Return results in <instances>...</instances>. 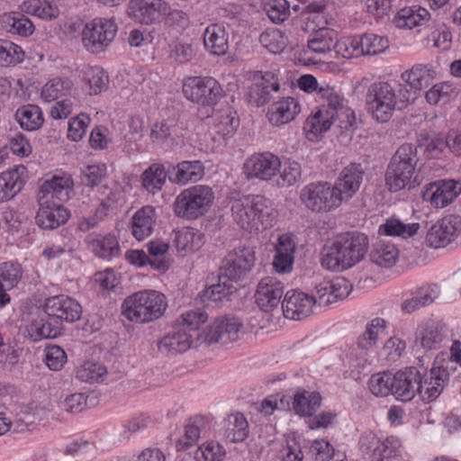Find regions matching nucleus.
Here are the masks:
<instances>
[{
    "label": "nucleus",
    "mask_w": 461,
    "mask_h": 461,
    "mask_svg": "<svg viewBox=\"0 0 461 461\" xmlns=\"http://www.w3.org/2000/svg\"><path fill=\"white\" fill-rule=\"evenodd\" d=\"M89 121V118L84 114L73 118L68 122V138L73 141L80 140L86 134Z\"/></svg>",
    "instance_id": "nucleus-60"
},
{
    "label": "nucleus",
    "mask_w": 461,
    "mask_h": 461,
    "mask_svg": "<svg viewBox=\"0 0 461 461\" xmlns=\"http://www.w3.org/2000/svg\"><path fill=\"white\" fill-rule=\"evenodd\" d=\"M316 300L303 292L289 291L285 294L282 308L285 318L299 321L308 317Z\"/></svg>",
    "instance_id": "nucleus-15"
},
{
    "label": "nucleus",
    "mask_w": 461,
    "mask_h": 461,
    "mask_svg": "<svg viewBox=\"0 0 461 461\" xmlns=\"http://www.w3.org/2000/svg\"><path fill=\"white\" fill-rule=\"evenodd\" d=\"M384 321L383 320L379 319L372 321L364 335L358 339V345L360 348H369L375 343L379 330L384 328Z\"/></svg>",
    "instance_id": "nucleus-62"
},
{
    "label": "nucleus",
    "mask_w": 461,
    "mask_h": 461,
    "mask_svg": "<svg viewBox=\"0 0 461 461\" xmlns=\"http://www.w3.org/2000/svg\"><path fill=\"white\" fill-rule=\"evenodd\" d=\"M184 95L203 107L213 106L221 98L222 88L212 77H189L183 85Z\"/></svg>",
    "instance_id": "nucleus-8"
},
{
    "label": "nucleus",
    "mask_w": 461,
    "mask_h": 461,
    "mask_svg": "<svg viewBox=\"0 0 461 461\" xmlns=\"http://www.w3.org/2000/svg\"><path fill=\"white\" fill-rule=\"evenodd\" d=\"M176 247L182 251H194L203 244V234L193 228H183L176 234Z\"/></svg>",
    "instance_id": "nucleus-38"
},
{
    "label": "nucleus",
    "mask_w": 461,
    "mask_h": 461,
    "mask_svg": "<svg viewBox=\"0 0 461 461\" xmlns=\"http://www.w3.org/2000/svg\"><path fill=\"white\" fill-rule=\"evenodd\" d=\"M116 32L117 26L113 20L99 17L86 24L82 40L87 50L99 52L113 41Z\"/></svg>",
    "instance_id": "nucleus-9"
},
{
    "label": "nucleus",
    "mask_w": 461,
    "mask_h": 461,
    "mask_svg": "<svg viewBox=\"0 0 461 461\" xmlns=\"http://www.w3.org/2000/svg\"><path fill=\"white\" fill-rule=\"evenodd\" d=\"M318 96L323 100V104L327 106L329 113L338 116L339 112L344 108L343 98L330 86H320L318 89Z\"/></svg>",
    "instance_id": "nucleus-51"
},
{
    "label": "nucleus",
    "mask_w": 461,
    "mask_h": 461,
    "mask_svg": "<svg viewBox=\"0 0 461 461\" xmlns=\"http://www.w3.org/2000/svg\"><path fill=\"white\" fill-rule=\"evenodd\" d=\"M369 247L365 234L352 232L336 237L327 247L321 265L330 270L349 268L362 261Z\"/></svg>",
    "instance_id": "nucleus-1"
},
{
    "label": "nucleus",
    "mask_w": 461,
    "mask_h": 461,
    "mask_svg": "<svg viewBox=\"0 0 461 461\" xmlns=\"http://www.w3.org/2000/svg\"><path fill=\"white\" fill-rule=\"evenodd\" d=\"M222 279L226 278L221 274L219 276L218 284L212 285L203 291L200 295L201 301L203 303L222 301L227 299L237 290L230 282H226Z\"/></svg>",
    "instance_id": "nucleus-44"
},
{
    "label": "nucleus",
    "mask_w": 461,
    "mask_h": 461,
    "mask_svg": "<svg viewBox=\"0 0 461 461\" xmlns=\"http://www.w3.org/2000/svg\"><path fill=\"white\" fill-rule=\"evenodd\" d=\"M106 374V368L95 361H86L77 371V377L86 383L98 382Z\"/></svg>",
    "instance_id": "nucleus-52"
},
{
    "label": "nucleus",
    "mask_w": 461,
    "mask_h": 461,
    "mask_svg": "<svg viewBox=\"0 0 461 461\" xmlns=\"http://www.w3.org/2000/svg\"><path fill=\"white\" fill-rule=\"evenodd\" d=\"M415 166L413 147L407 143L401 145L386 170L385 181L389 190L397 192L409 185L415 172Z\"/></svg>",
    "instance_id": "nucleus-6"
},
{
    "label": "nucleus",
    "mask_w": 461,
    "mask_h": 461,
    "mask_svg": "<svg viewBox=\"0 0 461 461\" xmlns=\"http://www.w3.org/2000/svg\"><path fill=\"white\" fill-rule=\"evenodd\" d=\"M154 223V208L151 206H144L132 217V235L137 240H143L151 234Z\"/></svg>",
    "instance_id": "nucleus-28"
},
{
    "label": "nucleus",
    "mask_w": 461,
    "mask_h": 461,
    "mask_svg": "<svg viewBox=\"0 0 461 461\" xmlns=\"http://www.w3.org/2000/svg\"><path fill=\"white\" fill-rule=\"evenodd\" d=\"M364 176L360 165L350 164L340 173V176L333 185L341 203L350 199L359 189Z\"/></svg>",
    "instance_id": "nucleus-17"
},
{
    "label": "nucleus",
    "mask_w": 461,
    "mask_h": 461,
    "mask_svg": "<svg viewBox=\"0 0 461 461\" xmlns=\"http://www.w3.org/2000/svg\"><path fill=\"white\" fill-rule=\"evenodd\" d=\"M208 316L205 312L201 311H190L184 313L177 320L180 325L185 328L193 330H197L202 324L205 323Z\"/></svg>",
    "instance_id": "nucleus-63"
},
{
    "label": "nucleus",
    "mask_w": 461,
    "mask_h": 461,
    "mask_svg": "<svg viewBox=\"0 0 461 461\" xmlns=\"http://www.w3.org/2000/svg\"><path fill=\"white\" fill-rule=\"evenodd\" d=\"M25 172L23 166H17L13 170L0 174V203L10 200L23 186L22 176Z\"/></svg>",
    "instance_id": "nucleus-23"
},
{
    "label": "nucleus",
    "mask_w": 461,
    "mask_h": 461,
    "mask_svg": "<svg viewBox=\"0 0 461 461\" xmlns=\"http://www.w3.org/2000/svg\"><path fill=\"white\" fill-rule=\"evenodd\" d=\"M420 375L415 368L393 374V394L403 402L411 400L418 391Z\"/></svg>",
    "instance_id": "nucleus-18"
},
{
    "label": "nucleus",
    "mask_w": 461,
    "mask_h": 461,
    "mask_svg": "<svg viewBox=\"0 0 461 461\" xmlns=\"http://www.w3.org/2000/svg\"><path fill=\"white\" fill-rule=\"evenodd\" d=\"M45 312L50 319L74 322L80 319L82 308L74 299L58 295L47 299Z\"/></svg>",
    "instance_id": "nucleus-13"
},
{
    "label": "nucleus",
    "mask_w": 461,
    "mask_h": 461,
    "mask_svg": "<svg viewBox=\"0 0 461 461\" xmlns=\"http://www.w3.org/2000/svg\"><path fill=\"white\" fill-rule=\"evenodd\" d=\"M40 208L37 212L36 223L42 229H55L65 223L69 213L59 203L38 198Z\"/></svg>",
    "instance_id": "nucleus-16"
},
{
    "label": "nucleus",
    "mask_w": 461,
    "mask_h": 461,
    "mask_svg": "<svg viewBox=\"0 0 461 461\" xmlns=\"http://www.w3.org/2000/svg\"><path fill=\"white\" fill-rule=\"evenodd\" d=\"M364 55L382 53L388 48V41L375 34H365L361 37Z\"/></svg>",
    "instance_id": "nucleus-58"
},
{
    "label": "nucleus",
    "mask_w": 461,
    "mask_h": 461,
    "mask_svg": "<svg viewBox=\"0 0 461 461\" xmlns=\"http://www.w3.org/2000/svg\"><path fill=\"white\" fill-rule=\"evenodd\" d=\"M337 33L330 28L314 30L312 37L308 41V48L316 53H325L335 48Z\"/></svg>",
    "instance_id": "nucleus-34"
},
{
    "label": "nucleus",
    "mask_w": 461,
    "mask_h": 461,
    "mask_svg": "<svg viewBox=\"0 0 461 461\" xmlns=\"http://www.w3.org/2000/svg\"><path fill=\"white\" fill-rule=\"evenodd\" d=\"M239 125V120L231 113H225L217 118L215 129L218 134L226 137L233 133Z\"/></svg>",
    "instance_id": "nucleus-61"
},
{
    "label": "nucleus",
    "mask_w": 461,
    "mask_h": 461,
    "mask_svg": "<svg viewBox=\"0 0 461 461\" xmlns=\"http://www.w3.org/2000/svg\"><path fill=\"white\" fill-rule=\"evenodd\" d=\"M321 397L318 393H312L309 397L297 393L294 400V410L302 416H311L321 405Z\"/></svg>",
    "instance_id": "nucleus-49"
},
{
    "label": "nucleus",
    "mask_w": 461,
    "mask_h": 461,
    "mask_svg": "<svg viewBox=\"0 0 461 461\" xmlns=\"http://www.w3.org/2000/svg\"><path fill=\"white\" fill-rule=\"evenodd\" d=\"M335 50L339 54L347 59L364 55L361 38H346L337 41Z\"/></svg>",
    "instance_id": "nucleus-53"
},
{
    "label": "nucleus",
    "mask_w": 461,
    "mask_h": 461,
    "mask_svg": "<svg viewBox=\"0 0 461 461\" xmlns=\"http://www.w3.org/2000/svg\"><path fill=\"white\" fill-rule=\"evenodd\" d=\"M214 193L209 185H196L184 189L174 202L176 216L194 220L203 215L212 206Z\"/></svg>",
    "instance_id": "nucleus-5"
},
{
    "label": "nucleus",
    "mask_w": 461,
    "mask_h": 461,
    "mask_svg": "<svg viewBox=\"0 0 461 461\" xmlns=\"http://www.w3.org/2000/svg\"><path fill=\"white\" fill-rule=\"evenodd\" d=\"M167 178V172L164 165L160 163L151 164L140 176L142 186L152 194H156L162 189Z\"/></svg>",
    "instance_id": "nucleus-32"
},
{
    "label": "nucleus",
    "mask_w": 461,
    "mask_h": 461,
    "mask_svg": "<svg viewBox=\"0 0 461 461\" xmlns=\"http://www.w3.org/2000/svg\"><path fill=\"white\" fill-rule=\"evenodd\" d=\"M399 257V251L393 244L377 243L371 251L372 262L383 267H393Z\"/></svg>",
    "instance_id": "nucleus-42"
},
{
    "label": "nucleus",
    "mask_w": 461,
    "mask_h": 461,
    "mask_svg": "<svg viewBox=\"0 0 461 461\" xmlns=\"http://www.w3.org/2000/svg\"><path fill=\"white\" fill-rule=\"evenodd\" d=\"M295 245L290 236L284 234L278 238L276 255L273 266L279 273H285L292 268Z\"/></svg>",
    "instance_id": "nucleus-27"
},
{
    "label": "nucleus",
    "mask_w": 461,
    "mask_h": 461,
    "mask_svg": "<svg viewBox=\"0 0 461 461\" xmlns=\"http://www.w3.org/2000/svg\"><path fill=\"white\" fill-rule=\"evenodd\" d=\"M254 83L249 87L248 93L249 102L255 106H263L272 98V94L278 92L280 84L272 72H256L253 75Z\"/></svg>",
    "instance_id": "nucleus-12"
},
{
    "label": "nucleus",
    "mask_w": 461,
    "mask_h": 461,
    "mask_svg": "<svg viewBox=\"0 0 461 461\" xmlns=\"http://www.w3.org/2000/svg\"><path fill=\"white\" fill-rule=\"evenodd\" d=\"M302 176V168L296 161H287L283 168L278 172V177L276 180V186L279 188H288L295 185Z\"/></svg>",
    "instance_id": "nucleus-47"
},
{
    "label": "nucleus",
    "mask_w": 461,
    "mask_h": 461,
    "mask_svg": "<svg viewBox=\"0 0 461 461\" xmlns=\"http://www.w3.org/2000/svg\"><path fill=\"white\" fill-rule=\"evenodd\" d=\"M402 79L415 90L420 91L423 87L429 85L432 75L429 68L423 65L413 67L402 74Z\"/></svg>",
    "instance_id": "nucleus-43"
},
{
    "label": "nucleus",
    "mask_w": 461,
    "mask_h": 461,
    "mask_svg": "<svg viewBox=\"0 0 461 461\" xmlns=\"http://www.w3.org/2000/svg\"><path fill=\"white\" fill-rule=\"evenodd\" d=\"M22 277V269L18 264L4 263L0 267V308L10 302L6 293L13 289Z\"/></svg>",
    "instance_id": "nucleus-26"
},
{
    "label": "nucleus",
    "mask_w": 461,
    "mask_h": 461,
    "mask_svg": "<svg viewBox=\"0 0 461 461\" xmlns=\"http://www.w3.org/2000/svg\"><path fill=\"white\" fill-rule=\"evenodd\" d=\"M366 99L373 117L379 122H388L394 111L404 109L411 101L410 93L404 86L386 81L371 84Z\"/></svg>",
    "instance_id": "nucleus-3"
},
{
    "label": "nucleus",
    "mask_w": 461,
    "mask_h": 461,
    "mask_svg": "<svg viewBox=\"0 0 461 461\" xmlns=\"http://www.w3.org/2000/svg\"><path fill=\"white\" fill-rule=\"evenodd\" d=\"M67 361V355L59 346L46 348L45 362L51 370H59Z\"/></svg>",
    "instance_id": "nucleus-59"
},
{
    "label": "nucleus",
    "mask_w": 461,
    "mask_h": 461,
    "mask_svg": "<svg viewBox=\"0 0 461 461\" xmlns=\"http://www.w3.org/2000/svg\"><path fill=\"white\" fill-rule=\"evenodd\" d=\"M450 361L446 360L445 354L438 355L434 360V398L438 397L449 383Z\"/></svg>",
    "instance_id": "nucleus-39"
},
{
    "label": "nucleus",
    "mask_w": 461,
    "mask_h": 461,
    "mask_svg": "<svg viewBox=\"0 0 461 461\" xmlns=\"http://www.w3.org/2000/svg\"><path fill=\"white\" fill-rule=\"evenodd\" d=\"M205 48L214 55H224L228 51V38L225 29L218 24L206 28L203 34Z\"/></svg>",
    "instance_id": "nucleus-29"
},
{
    "label": "nucleus",
    "mask_w": 461,
    "mask_h": 461,
    "mask_svg": "<svg viewBox=\"0 0 461 461\" xmlns=\"http://www.w3.org/2000/svg\"><path fill=\"white\" fill-rule=\"evenodd\" d=\"M259 41L267 50L275 54L282 52L286 46L285 38L279 30L263 32Z\"/></svg>",
    "instance_id": "nucleus-54"
},
{
    "label": "nucleus",
    "mask_w": 461,
    "mask_h": 461,
    "mask_svg": "<svg viewBox=\"0 0 461 461\" xmlns=\"http://www.w3.org/2000/svg\"><path fill=\"white\" fill-rule=\"evenodd\" d=\"M22 10L41 19L52 20L59 15L57 5L49 0H27L22 5Z\"/></svg>",
    "instance_id": "nucleus-35"
},
{
    "label": "nucleus",
    "mask_w": 461,
    "mask_h": 461,
    "mask_svg": "<svg viewBox=\"0 0 461 461\" xmlns=\"http://www.w3.org/2000/svg\"><path fill=\"white\" fill-rule=\"evenodd\" d=\"M226 422L225 436L230 442H241L248 437L249 423L243 414H230Z\"/></svg>",
    "instance_id": "nucleus-36"
},
{
    "label": "nucleus",
    "mask_w": 461,
    "mask_h": 461,
    "mask_svg": "<svg viewBox=\"0 0 461 461\" xmlns=\"http://www.w3.org/2000/svg\"><path fill=\"white\" fill-rule=\"evenodd\" d=\"M388 236H400L404 239L415 235L420 228L419 223L403 224L398 219H389L381 226Z\"/></svg>",
    "instance_id": "nucleus-50"
},
{
    "label": "nucleus",
    "mask_w": 461,
    "mask_h": 461,
    "mask_svg": "<svg viewBox=\"0 0 461 461\" xmlns=\"http://www.w3.org/2000/svg\"><path fill=\"white\" fill-rule=\"evenodd\" d=\"M24 56V51L17 44L5 41L0 45V61L6 65L20 63L23 60Z\"/></svg>",
    "instance_id": "nucleus-57"
},
{
    "label": "nucleus",
    "mask_w": 461,
    "mask_h": 461,
    "mask_svg": "<svg viewBox=\"0 0 461 461\" xmlns=\"http://www.w3.org/2000/svg\"><path fill=\"white\" fill-rule=\"evenodd\" d=\"M255 252L252 249L238 248L226 256L220 271L229 281H237L245 276L255 263Z\"/></svg>",
    "instance_id": "nucleus-11"
},
{
    "label": "nucleus",
    "mask_w": 461,
    "mask_h": 461,
    "mask_svg": "<svg viewBox=\"0 0 461 461\" xmlns=\"http://www.w3.org/2000/svg\"><path fill=\"white\" fill-rule=\"evenodd\" d=\"M122 314L130 321L137 323L150 322L160 318L166 308L164 294L145 290L128 296L122 303Z\"/></svg>",
    "instance_id": "nucleus-4"
},
{
    "label": "nucleus",
    "mask_w": 461,
    "mask_h": 461,
    "mask_svg": "<svg viewBox=\"0 0 461 461\" xmlns=\"http://www.w3.org/2000/svg\"><path fill=\"white\" fill-rule=\"evenodd\" d=\"M269 19L275 23H281L289 16V4L286 0H271L264 7Z\"/></svg>",
    "instance_id": "nucleus-56"
},
{
    "label": "nucleus",
    "mask_w": 461,
    "mask_h": 461,
    "mask_svg": "<svg viewBox=\"0 0 461 461\" xmlns=\"http://www.w3.org/2000/svg\"><path fill=\"white\" fill-rule=\"evenodd\" d=\"M283 294V284L276 277L266 276L258 285L255 299L262 311L270 312L278 306Z\"/></svg>",
    "instance_id": "nucleus-14"
},
{
    "label": "nucleus",
    "mask_w": 461,
    "mask_h": 461,
    "mask_svg": "<svg viewBox=\"0 0 461 461\" xmlns=\"http://www.w3.org/2000/svg\"><path fill=\"white\" fill-rule=\"evenodd\" d=\"M300 111V104L296 99L284 97L272 104L267 112V118L272 124L280 126L294 121Z\"/></svg>",
    "instance_id": "nucleus-20"
},
{
    "label": "nucleus",
    "mask_w": 461,
    "mask_h": 461,
    "mask_svg": "<svg viewBox=\"0 0 461 461\" xmlns=\"http://www.w3.org/2000/svg\"><path fill=\"white\" fill-rule=\"evenodd\" d=\"M86 242L95 256L108 259L119 254L120 248L116 238L113 235L89 236Z\"/></svg>",
    "instance_id": "nucleus-30"
},
{
    "label": "nucleus",
    "mask_w": 461,
    "mask_h": 461,
    "mask_svg": "<svg viewBox=\"0 0 461 461\" xmlns=\"http://www.w3.org/2000/svg\"><path fill=\"white\" fill-rule=\"evenodd\" d=\"M300 201L314 212H329L342 203L334 186L328 182H315L303 186L300 191Z\"/></svg>",
    "instance_id": "nucleus-7"
},
{
    "label": "nucleus",
    "mask_w": 461,
    "mask_h": 461,
    "mask_svg": "<svg viewBox=\"0 0 461 461\" xmlns=\"http://www.w3.org/2000/svg\"><path fill=\"white\" fill-rule=\"evenodd\" d=\"M75 98H64L57 101L55 104L50 108V114L54 120H62L68 117L75 106Z\"/></svg>",
    "instance_id": "nucleus-64"
},
{
    "label": "nucleus",
    "mask_w": 461,
    "mask_h": 461,
    "mask_svg": "<svg viewBox=\"0 0 461 461\" xmlns=\"http://www.w3.org/2000/svg\"><path fill=\"white\" fill-rule=\"evenodd\" d=\"M234 221L248 231H261L272 227L273 210L262 195H236L230 200Z\"/></svg>",
    "instance_id": "nucleus-2"
},
{
    "label": "nucleus",
    "mask_w": 461,
    "mask_h": 461,
    "mask_svg": "<svg viewBox=\"0 0 461 461\" xmlns=\"http://www.w3.org/2000/svg\"><path fill=\"white\" fill-rule=\"evenodd\" d=\"M74 84L68 78L56 77L50 80L41 90V97L45 102L59 100L72 92Z\"/></svg>",
    "instance_id": "nucleus-33"
},
{
    "label": "nucleus",
    "mask_w": 461,
    "mask_h": 461,
    "mask_svg": "<svg viewBox=\"0 0 461 461\" xmlns=\"http://www.w3.org/2000/svg\"><path fill=\"white\" fill-rule=\"evenodd\" d=\"M191 346V337L186 333H173L165 336L158 348L162 352L180 353L186 351Z\"/></svg>",
    "instance_id": "nucleus-45"
},
{
    "label": "nucleus",
    "mask_w": 461,
    "mask_h": 461,
    "mask_svg": "<svg viewBox=\"0 0 461 461\" xmlns=\"http://www.w3.org/2000/svg\"><path fill=\"white\" fill-rule=\"evenodd\" d=\"M320 305H329L346 298L350 293V285L344 279L324 282L317 286Z\"/></svg>",
    "instance_id": "nucleus-22"
},
{
    "label": "nucleus",
    "mask_w": 461,
    "mask_h": 461,
    "mask_svg": "<svg viewBox=\"0 0 461 461\" xmlns=\"http://www.w3.org/2000/svg\"><path fill=\"white\" fill-rule=\"evenodd\" d=\"M461 193V179H440L434 181V207L449 205Z\"/></svg>",
    "instance_id": "nucleus-24"
},
{
    "label": "nucleus",
    "mask_w": 461,
    "mask_h": 461,
    "mask_svg": "<svg viewBox=\"0 0 461 461\" xmlns=\"http://www.w3.org/2000/svg\"><path fill=\"white\" fill-rule=\"evenodd\" d=\"M336 118V116L329 113L325 104H321L319 109L313 114L309 116L305 122L304 130L307 133L308 139L312 140L313 137L316 138L327 131Z\"/></svg>",
    "instance_id": "nucleus-25"
},
{
    "label": "nucleus",
    "mask_w": 461,
    "mask_h": 461,
    "mask_svg": "<svg viewBox=\"0 0 461 461\" xmlns=\"http://www.w3.org/2000/svg\"><path fill=\"white\" fill-rule=\"evenodd\" d=\"M438 152L447 158V154L453 153L461 157V132L456 136L449 131L447 135L438 134L434 137V153ZM436 154H434V158Z\"/></svg>",
    "instance_id": "nucleus-41"
},
{
    "label": "nucleus",
    "mask_w": 461,
    "mask_h": 461,
    "mask_svg": "<svg viewBox=\"0 0 461 461\" xmlns=\"http://www.w3.org/2000/svg\"><path fill=\"white\" fill-rule=\"evenodd\" d=\"M393 374L381 372L373 375L369 380V389L375 396H387L393 394Z\"/></svg>",
    "instance_id": "nucleus-48"
},
{
    "label": "nucleus",
    "mask_w": 461,
    "mask_h": 461,
    "mask_svg": "<svg viewBox=\"0 0 461 461\" xmlns=\"http://www.w3.org/2000/svg\"><path fill=\"white\" fill-rule=\"evenodd\" d=\"M429 13L419 7H405L402 9L395 17V23L397 27L402 29H412L415 26L420 25L423 21H428Z\"/></svg>",
    "instance_id": "nucleus-37"
},
{
    "label": "nucleus",
    "mask_w": 461,
    "mask_h": 461,
    "mask_svg": "<svg viewBox=\"0 0 461 461\" xmlns=\"http://www.w3.org/2000/svg\"><path fill=\"white\" fill-rule=\"evenodd\" d=\"M72 187L73 181L69 176H55L41 185L38 198L60 203L68 199Z\"/></svg>",
    "instance_id": "nucleus-21"
},
{
    "label": "nucleus",
    "mask_w": 461,
    "mask_h": 461,
    "mask_svg": "<svg viewBox=\"0 0 461 461\" xmlns=\"http://www.w3.org/2000/svg\"><path fill=\"white\" fill-rule=\"evenodd\" d=\"M176 171L172 182L177 185H186L189 182H196L203 175V166L199 160L182 161L174 167Z\"/></svg>",
    "instance_id": "nucleus-31"
},
{
    "label": "nucleus",
    "mask_w": 461,
    "mask_h": 461,
    "mask_svg": "<svg viewBox=\"0 0 461 461\" xmlns=\"http://www.w3.org/2000/svg\"><path fill=\"white\" fill-rule=\"evenodd\" d=\"M461 233V216L448 214L434 224V248H445Z\"/></svg>",
    "instance_id": "nucleus-19"
},
{
    "label": "nucleus",
    "mask_w": 461,
    "mask_h": 461,
    "mask_svg": "<svg viewBox=\"0 0 461 461\" xmlns=\"http://www.w3.org/2000/svg\"><path fill=\"white\" fill-rule=\"evenodd\" d=\"M281 165L280 158L272 153H255L246 159L243 170L248 179L268 182L277 176Z\"/></svg>",
    "instance_id": "nucleus-10"
},
{
    "label": "nucleus",
    "mask_w": 461,
    "mask_h": 461,
    "mask_svg": "<svg viewBox=\"0 0 461 461\" xmlns=\"http://www.w3.org/2000/svg\"><path fill=\"white\" fill-rule=\"evenodd\" d=\"M152 8L151 2L147 0H131L127 13L136 22L148 24L155 21Z\"/></svg>",
    "instance_id": "nucleus-46"
},
{
    "label": "nucleus",
    "mask_w": 461,
    "mask_h": 461,
    "mask_svg": "<svg viewBox=\"0 0 461 461\" xmlns=\"http://www.w3.org/2000/svg\"><path fill=\"white\" fill-rule=\"evenodd\" d=\"M16 119L22 128L27 131L39 129L43 123L42 113L39 106L28 104L16 112Z\"/></svg>",
    "instance_id": "nucleus-40"
},
{
    "label": "nucleus",
    "mask_w": 461,
    "mask_h": 461,
    "mask_svg": "<svg viewBox=\"0 0 461 461\" xmlns=\"http://www.w3.org/2000/svg\"><path fill=\"white\" fill-rule=\"evenodd\" d=\"M126 258L131 264L138 267L149 264L156 270L165 271L168 268L167 261L164 259H149L143 250H131L127 253Z\"/></svg>",
    "instance_id": "nucleus-55"
}]
</instances>
